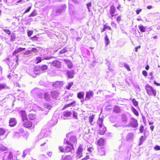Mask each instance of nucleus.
Wrapping results in <instances>:
<instances>
[{"label": "nucleus", "instance_id": "obj_34", "mask_svg": "<svg viewBox=\"0 0 160 160\" xmlns=\"http://www.w3.org/2000/svg\"><path fill=\"white\" fill-rule=\"evenodd\" d=\"M36 11L34 10L31 13L29 16V17H34L37 15Z\"/></svg>", "mask_w": 160, "mask_h": 160}, {"label": "nucleus", "instance_id": "obj_12", "mask_svg": "<svg viewBox=\"0 0 160 160\" xmlns=\"http://www.w3.org/2000/svg\"><path fill=\"white\" fill-rule=\"evenodd\" d=\"M64 61L65 62L67 63L69 68L70 69L72 68L73 67V64L71 61L68 59L65 60Z\"/></svg>", "mask_w": 160, "mask_h": 160}, {"label": "nucleus", "instance_id": "obj_30", "mask_svg": "<svg viewBox=\"0 0 160 160\" xmlns=\"http://www.w3.org/2000/svg\"><path fill=\"white\" fill-rule=\"evenodd\" d=\"M145 139V137H144L143 136H141L139 139L140 143L139 144V145L140 146L142 143L143 141Z\"/></svg>", "mask_w": 160, "mask_h": 160}, {"label": "nucleus", "instance_id": "obj_45", "mask_svg": "<svg viewBox=\"0 0 160 160\" xmlns=\"http://www.w3.org/2000/svg\"><path fill=\"white\" fill-rule=\"evenodd\" d=\"M52 120H53L54 121V122H53V123H52V124H53V125H55L57 122H58V120L55 117H53L52 118ZM51 124H52V123H51Z\"/></svg>", "mask_w": 160, "mask_h": 160}, {"label": "nucleus", "instance_id": "obj_16", "mask_svg": "<svg viewBox=\"0 0 160 160\" xmlns=\"http://www.w3.org/2000/svg\"><path fill=\"white\" fill-rule=\"evenodd\" d=\"M68 77L69 78H72L74 75V71L72 70L68 71L67 72Z\"/></svg>", "mask_w": 160, "mask_h": 160}, {"label": "nucleus", "instance_id": "obj_3", "mask_svg": "<svg viewBox=\"0 0 160 160\" xmlns=\"http://www.w3.org/2000/svg\"><path fill=\"white\" fill-rule=\"evenodd\" d=\"M70 142L67 141L65 139L64 140V143H66L67 144L71 146L72 149H73V146L72 144H76L77 143V140L76 137L74 136H71L70 138Z\"/></svg>", "mask_w": 160, "mask_h": 160}, {"label": "nucleus", "instance_id": "obj_62", "mask_svg": "<svg viewBox=\"0 0 160 160\" xmlns=\"http://www.w3.org/2000/svg\"><path fill=\"white\" fill-rule=\"evenodd\" d=\"M92 5V3L91 2H89L88 3L87 5V8H90Z\"/></svg>", "mask_w": 160, "mask_h": 160}, {"label": "nucleus", "instance_id": "obj_63", "mask_svg": "<svg viewBox=\"0 0 160 160\" xmlns=\"http://www.w3.org/2000/svg\"><path fill=\"white\" fill-rule=\"evenodd\" d=\"M111 25L113 26V27H116V24L114 23V22H111Z\"/></svg>", "mask_w": 160, "mask_h": 160}, {"label": "nucleus", "instance_id": "obj_40", "mask_svg": "<svg viewBox=\"0 0 160 160\" xmlns=\"http://www.w3.org/2000/svg\"><path fill=\"white\" fill-rule=\"evenodd\" d=\"M74 103H75L74 102H73L69 104H67L65 105L63 109V110L71 106L72 104H73Z\"/></svg>", "mask_w": 160, "mask_h": 160}, {"label": "nucleus", "instance_id": "obj_64", "mask_svg": "<svg viewBox=\"0 0 160 160\" xmlns=\"http://www.w3.org/2000/svg\"><path fill=\"white\" fill-rule=\"evenodd\" d=\"M142 9H140L139 10H137L136 12L137 14H138L140 12L142 11Z\"/></svg>", "mask_w": 160, "mask_h": 160}, {"label": "nucleus", "instance_id": "obj_24", "mask_svg": "<svg viewBox=\"0 0 160 160\" xmlns=\"http://www.w3.org/2000/svg\"><path fill=\"white\" fill-rule=\"evenodd\" d=\"M63 115L65 117H68L72 114V112L69 111H65L63 112Z\"/></svg>", "mask_w": 160, "mask_h": 160}, {"label": "nucleus", "instance_id": "obj_6", "mask_svg": "<svg viewBox=\"0 0 160 160\" xmlns=\"http://www.w3.org/2000/svg\"><path fill=\"white\" fill-rule=\"evenodd\" d=\"M83 151V147L82 145H80L78 148L77 152L76 157L79 158L82 156V152Z\"/></svg>", "mask_w": 160, "mask_h": 160}, {"label": "nucleus", "instance_id": "obj_28", "mask_svg": "<svg viewBox=\"0 0 160 160\" xmlns=\"http://www.w3.org/2000/svg\"><path fill=\"white\" fill-rule=\"evenodd\" d=\"M28 117L30 119L33 120L36 118V115L35 114L30 113L28 115Z\"/></svg>", "mask_w": 160, "mask_h": 160}, {"label": "nucleus", "instance_id": "obj_17", "mask_svg": "<svg viewBox=\"0 0 160 160\" xmlns=\"http://www.w3.org/2000/svg\"><path fill=\"white\" fill-rule=\"evenodd\" d=\"M25 49V48H19L16 49L13 53V55H15L17 53L24 50Z\"/></svg>", "mask_w": 160, "mask_h": 160}, {"label": "nucleus", "instance_id": "obj_36", "mask_svg": "<svg viewBox=\"0 0 160 160\" xmlns=\"http://www.w3.org/2000/svg\"><path fill=\"white\" fill-rule=\"evenodd\" d=\"M6 132L5 130L2 128H0V136L3 135Z\"/></svg>", "mask_w": 160, "mask_h": 160}, {"label": "nucleus", "instance_id": "obj_22", "mask_svg": "<svg viewBox=\"0 0 160 160\" xmlns=\"http://www.w3.org/2000/svg\"><path fill=\"white\" fill-rule=\"evenodd\" d=\"M138 28H139L140 31L142 32H145L146 29V27H144L142 25H139L138 26Z\"/></svg>", "mask_w": 160, "mask_h": 160}, {"label": "nucleus", "instance_id": "obj_1", "mask_svg": "<svg viewBox=\"0 0 160 160\" xmlns=\"http://www.w3.org/2000/svg\"><path fill=\"white\" fill-rule=\"evenodd\" d=\"M48 69V67L46 65H43L39 68L35 67L34 70V72L36 75H39L43 73Z\"/></svg>", "mask_w": 160, "mask_h": 160}, {"label": "nucleus", "instance_id": "obj_44", "mask_svg": "<svg viewBox=\"0 0 160 160\" xmlns=\"http://www.w3.org/2000/svg\"><path fill=\"white\" fill-rule=\"evenodd\" d=\"M3 30L4 31L6 32L7 34L10 35L11 34V31L9 29H3Z\"/></svg>", "mask_w": 160, "mask_h": 160}, {"label": "nucleus", "instance_id": "obj_39", "mask_svg": "<svg viewBox=\"0 0 160 160\" xmlns=\"http://www.w3.org/2000/svg\"><path fill=\"white\" fill-rule=\"evenodd\" d=\"M44 108H47L48 110H50L51 108V106L50 105H49L48 104L46 103L43 106Z\"/></svg>", "mask_w": 160, "mask_h": 160}, {"label": "nucleus", "instance_id": "obj_60", "mask_svg": "<svg viewBox=\"0 0 160 160\" xmlns=\"http://www.w3.org/2000/svg\"><path fill=\"white\" fill-rule=\"evenodd\" d=\"M59 149L60 151L62 152H64V149L63 148H62V147L61 146H59Z\"/></svg>", "mask_w": 160, "mask_h": 160}, {"label": "nucleus", "instance_id": "obj_14", "mask_svg": "<svg viewBox=\"0 0 160 160\" xmlns=\"http://www.w3.org/2000/svg\"><path fill=\"white\" fill-rule=\"evenodd\" d=\"M106 131V128L104 126H103L102 127L100 128V130L99 131V133L100 135H103Z\"/></svg>", "mask_w": 160, "mask_h": 160}, {"label": "nucleus", "instance_id": "obj_20", "mask_svg": "<svg viewBox=\"0 0 160 160\" xmlns=\"http://www.w3.org/2000/svg\"><path fill=\"white\" fill-rule=\"evenodd\" d=\"M8 150L7 148L5 147L2 144H1L0 145V151L1 152H4Z\"/></svg>", "mask_w": 160, "mask_h": 160}, {"label": "nucleus", "instance_id": "obj_7", "mask_svg": "<svg viewBox=\"0 0 160 160\" xmlns=\"http://www.w3.org/2000/svg\"><path fill=\"white\" fill-rule=\"evenodd\" d=\"M17 121L15 118H10L9 121V126L11 127L14 126L16 124Z\"/></svg>", "mask_w": 160, "mask_h": 160}, {"label": "nucleus", "instance_id": "obj_52", "mask_svg": "<svg viewBox=\"0 0 160 160\" xmlns=\"http://www.w3.org/2000/svg\"><path fill=\"white\" fill-rule=\"evenodd\" d=\"M154 149L155 150H160V146L158 145H157L154 147Z\"/></svg>", "mask_w": 160, "mask_h": 160}, {"label": "nucleus", "instance_id": "obj_31", "mask_svg": "<svg viewBox=\"0 0 160 160\" xmlns=\"http://www.w3.org/2000/svg\"><path fill=\"white\" fill-rule=\"evenodd\" d=\"M105 44L106 46H107L110 43L108 36L107 35H106L105 38Z\"/></svg>", "mask_w": 160, "mask_h": 160}, {"label": "nucleus", "instance_id": "obj_55", "mask_svg": "<svg viewBox=\"0 0 160 160\" xmlns=\"http://www.w3.org/2000/svg\"><path fill=\"white\" fill-rule=\"evenodd\" d=\"M104 29L106 30L107 29H108L109 30H110L111 29V27L109 26H108L106 25H104Z\"/></svg>", "mask_w": 160, "mask_h": 160}, {"label": "nucleus", "instance_id": "obj_15", "mask_svg": "<svg viewBox=\"0 0 160 160\" xmlns=\"http://www.w3.org/2000/svg\"><path fill=\"white\" fill-rule=\"evenodd\" d=\"M116 10V9L115 7L113 5H112L110 8L109 12L110 14H114Z\"/></svg>", "mask_w": 160, "mask_h": 160}, {"label": "nucleus", "instance_id": "obj_18", "mask_svg": "<svg viewBox=\"0 0 160 160\" xmlns=\"http://www.w3.org/2000/svg\"><path fill=\"white\" fill-rule=\"evenodd\" d=\"M97 142L100 146H103L104 145V140L103 139L100 138L98 140Z\"/></svg>", "mask_w": 160, "mask_h": 160}, {"label": "nucleus", "instance_id": "obj_59", "mask_svg": "<svg viewBox=\"0 0 160 160\" xmlns=\"http://www.w3.org/2000/svg\"><path fill=\"white\" fill-rule=\"evenodd\" d=\"M113 126L115 127H119L121 126V125L120 124H119L118 123H116V124H115L113 125Z\"/></svg>", "mask_w": 160, "mask_h": 160}, {"label": "nucleus", "instance_id": "obj_51", "mask_svg": "<svg viewBox=\"0 0 160 160\" xmlns=\"http://www.w3.org/2000/svg\"><path fill=\"white\" fill-rule=\"evenodd\" d=\"M124 66L127 69L128 71H130L131 70L128 64L125 63L124 64Z\"/></svg>", "mask_w": 160, "mask_h": 160}, {"label": "nucleus", "instance_id": "obj_32", "mask_svg": "<svg viewBox=\"0 0 160 160\" xmlns=\"http://www.w3.org/2000/svg\"><path fill=\"white\" fill-rule=\"evenodd\" d=\"M6 88H7V87L6 83H0V91Z\"/></svg>", "mask_w": 160, "mask_h": 160}, {"label": "nucleus", "instance_id": "obj_33", "mask_svg": "<svg viewBox=\"0 0 160 160\" xmlns=\"http://www.w3.org/2000/svg\"><path fill=\"white\" fill-rule=\"evenodd\" d=\"M39 91V89L38 88H35L34 89H32L31 91V92L32 94H37Z\"/></svg>", "mask_w": 160, "mask_h": 160}, {"label": "nucleus", "instance_id": "obj_58", "mask_svg": "<svg viewBox=\"0 0 160 160\" xmlns=\"http://www.w3.org/2000/svg\"><path fill=\"white\" fill-rule=\"evenodd\" d=\"M121 16H118L117 17V19H116L117 21L118 22H119L121 20Z\"/></svg>", "mask_w": 160, "mask_h": 160}, {"label": "nucleus", "instance_id": "obj_4", "mask_svg": "<svg viewBox=\"0 0 160 160\" xmlns=\"http://www.w3.org/2000/svg\"><path fill=\"white\" fill-rule=\"evenodd\" d=\"M51 66H53L55 68H60L61 67V63L60 61L57 60L53 61L51 62H50Z\"/></svg>", "mask_w": 160, "mask_h": 160}, {"label": "nucleus", "instance_id": "obj_43", "mask_svg": "<svg viewBox=\"0 0 160 160\" xmlns=\"http://www.w3.org/2000/svg\"><path fill=\"white\" fill-rule=\"evenodd\" d=\"M71 151V148L70 147L67 146L65 150V152H69Z\"/></svg>", "mask_w": 160, "mask_h": 160}, {"label": "nucleus", "instance_id": "obj_25", "mask_svg": "<svg viewBox=\"0 0 160 160\" xmlns=\"http://www.w3.org/2000/svg\"><path fill=\"white\" fill-rule=\"evenodd\" d=\"M94 118V116L93 115H92L91 116H90L89 117V122L91 125H93V119Z\"/></svg>", "mask_w": 160, "mask_h": 160}, {"label": "nucleus", "instance_id": "obj_11", "mask_svg": "<svg viewBox=\"0 0 160 160\" xmlns=\"http://www.w3.org/2000/svg\"><path fill=\"white\" fill-rule=\"evenodd\" d=\"M23 125L26 128H28L31 127L32 125V123L29 121L26 120L23 123Z\"/></svg>", "mask_w": 160, "mask_h": 160}, {"label": "nucleus", "instance_id": "obj_50", "mask_svg": "<svg viewBox=\"0 0 160 160\" xmlns=\"http://www.w3.org/2000/svg\"><path fill=\"white\" fill-rule=\"evenodd\" d=\"M144 130V126L143 125H142L139 129L140 132V133H142L143 132Z\"/></svg>", "mask_w": 160, "mask_h": 160}, {"label": "nucleus", "instance_id": "obj_27", "mask_svg": "<svg viewBox=\"0 0 160 160\" xmlns=\"http://www.w3.org/2000/svg\"><path fill=\"white\" fill-rule=\"evenodd\" d=\"M113 111L116 113H119L120 112V110L119 107L115 106L113 108Z\"/></svg>", "mask_w": 160, "mask_h": 160}, {"label": "nucleus", "instance_id": "obj_21", "mask_svg": "<svg viewBox=\"0 0 160 160\" xmlns=\"http://www.w3.org/2000/svg\"><path fill=\"white\" fill-rule=\"evenodd\" d=\"M84 95V92H81L78 93L77 97L79 99H82L83 98Z\"/></svg>", "mask_w": 160, "mask_h": 160}, {"label": "nucleus", "instance_id": "obj_13", "mask_svg": "<svg viewBox=\"0 0 160 160\" xmlns=\"http://www.w3.org/2000/svg\"><path fill=\"white\" fill-rule=\"evenodd\" d=\"M122 122L124 124H126L128 122V118L126 115L125 114L122 115Z\"/></svg>", "mask_w": 160, "mask_h": 160}, {"label": "nucleus", "instance_id": "obj_35", "mask_svg": "<svg viewBox=\"0 0 160 160\" xmlns=\"http://www.w3.org/2000/svg\"><path fill=\"white\" fill-rule=\"evenodd\" d=\"M73 83L72 82H70L68 83V85L66 86V88L68 90L70 89L71 87L73 85Z\"/></svg>", "mask_w": 160, "mask_h": 160}, {"label": "nucleus", "instance_id": "obj_47", "mask_svg": "<svg viewBox=\"0 0 160 160\" xmlns=\"http://www.w3.org/2000/svg\"><path fill=\"white\" fill-rule=\"evenodd\" d=\"M77 112L75 111H73V118H74L75 119H77Z\"/></svg>", "mask_w": 160, "mask_h": 160}, {"label": "nucleus", "instance_id": "obj_37", "mask_svg": "<svg viewBox=\"0 0 160 160\" xmlns=\"http://www.w3.org/2000/svg\"><path fill=\"white\" fill-rule=\"evenodd\" d=\"M50 97V96L48 93H45L44 94V98L46 100H48Z\"/></svg>", "mask_w": 160, "mask_h": 160}, {"label": "nucleus", "instance_id": "obj_9", "mask_svg": "<svg viewBox=\"0 0 160 160\" xmlns=\"http://www.w3.org/2000/svg\"><path fill=\"white\" fill-rule=\"evenodd\" d=\"M93 93L92 91H90L87 92L86 98L88 99V100H89L91 98L93 97Z\"/></svg>", "mask_w": 160, "mask_h": 160}, {"label": "nucleus", "instance_id": "obj_42", "mask_svg": "<svg viewBox=\"0 0 160 160\" xmlns=\"http://www.w3.org/2000/svg\"><path fill=\"white\" fill-rule=\"evenodd\" d=\"M132 102L133 104V105L135 106H138V102L135 99H133L132 100Z\"/></svg>", "mask_w": 160, "mask_h": 160}, {"label": "nucleus", "instance_id": "obj_5", "mask_svg": "<svg viewBox=\"0 0 160 160\" xmlns=\"http://www.w3.org/2000/svg\"><path fill=\"white\" fill-rule=\"evenodd\" d=\"M129 125L132 128H137L138 126L137 120L133 118H132L129 123Z\"/></svg>", "mask_w": 160, "mask_h": 160}, {"label": "nucleus", "instance_id": "obj_41", "mask_svg": "<svg viewBox=\"0 0 160 160\" xmlns=\"http://www.w3.org/2000/svg\"><path fill=\"white\" fill-rule=\"evenodd\" d=\"M42 58L41 57H38L36 58V60L37 61V63H38L41 62L42 60Z\"/></svg>", "mask_w": 160, "mask_h": 160}, {"label": "nucleus", "instance_id": "obj_38", "mask_svg": "<svg viewBox=\"0 0 160 160\" xmlns=\"http://www.w3.org/2000/svg\"><path fill=\"white\" fill-rule=\"evenodd\" d=\"M67 51V48H65L59 51V53L60 54H62L65 53Z\"/></svg>", "mask_w": 160, "mask_h": 160}, {"label": "nucleus", "instance_id": "obj_23", "mask_svg": "<svg viewBox=\"0 0 160 160\" xmlns=\"http://www.w3.org/2000/svg\"><path fill=\"white\" fill-rule=\"evenodd\" d=\"M133 137V134L131 133H129L127 136V140H130L132 139Z\"/></svg>", "mask_w": 160, "mask_h": 160}, {"label": "nucleus", "instance_id": "obj_53", "mask_svg": "<svg viewBox=\"0 0 160 160\" xmlns=\"http://www.w3.org/2000/svg\"><path fill=\"white\" fill-rule=\"evenodd\" d=\"M142 74L145 77H146L148 75V72L145 70H143L142 71Z\"/></svg>", "mask_w": 160, "mask_h": 160}, {"label": "nucleus", "instance_id": "obj_26", "mask_svg": "<svg viewBox=\"0 0 160 160\" xmlns=\"http://www.w3.org/2000/svg\"><path fill=\"white\" fill-rule=\"evenodd\" d=\"M99 154L101 156H103L105 155V152L104 148H101L99 150Z\"/></svg>", "mask_w": 160, "mask_h": 160}, {"label": "nucleus", "instance_id": "obj_29", "mask_svg": "<svg viewBox=\"0 0 160 160\" xmlns=\"http://www.w3.org/2000/svg\"><path fill=\"white\" fill-rule=\"evenodd\" d=\"M131 109L132 111L133 112L135 115L137 116H138L139 115V113L138 111L133 107H132Z\"/></svg>", "mask_w": 160, "mask_h": 160}, {"label": "nucleus", "instance_id": "obj_49", "mask_svg": "<svg viewBox=\"0 0 160 160\" xmlns=\"http://www.w3.org/2000/svg\"><path fill=\"white\" fill-rule=\"evenodd\" d=\"M62 12V10L60 9H58L56 11V15H58L60 14V13Z\"/></svg>", "mask_w": 160, "mask_h": 160}, {"label": "nucleus", "instance_id": "obj_61", "mask_svg": "<svg viewBox=\"0 0 160 160\" xmlns=\"http://www.w3.org/2000/svg\"><path fill=\"white\" fill-rule=\"evenodd\" d=\"M31 7H29L25 11V12H24V13H27L28 12H29L30 10L31 9Z\"/></svg>", "mask_w": 160, "mask_h": 160}, {"label": "nucleus", "instance_id": "obj_46", "mask_svg": "<svg viewBox=\"0 0 160 160\" xmlns=\"http://www.w3.org/2000/svg\"><path fill=\"white\" fill-rule=\"evenodd\" d=\"M13 137L15 138H18L20 137V134L18 132H15L14 135Z\"/></svg>", "mask_w": 160, "mask_h": 160}, {"label": "nucleus", "instance_id": "obj_8", "mask_svg": "<svg viewBox=\"0 0 160 160\" xmlns=\"http://www.w3.org/2000/svg\"><path fill=\"white\" fill-rule=\"evenodd\" d=\"M31 150V149L30 148L24 150L22 155V157L24 158L27 154H29Z\"/></svg>", "mask_w": 160, "mask_h": 160}, {"label": "nucleus", "instance_id": "obj_54", "mask_svg": "<svg viewBox=\"0 0 160 160\" xmlns=\"http://www.w3.org/2000/svg\"><path fill=\"white\" fill-rule=\"evenodd\" d=\"M32 31H29L28 32V35L29 37H30L32 34Z\"/></svg>", "mask_w": 160, "mask_h": 160}, {"label": "nucleus", "instance_id": "obj_19", "mask_svg": "<svg viewBox=\"0 0 160 160\" xmlns=\"http://www.w3.org/2000/svg\"><path fill=\"white\" fill-rule=\"evenodd\" d=\"M103 121V119L102 118H99L98 120V121L97 124H98L100 128H101L103 126L102 124Z\"/></svg>", "mask_w": 160, "mask_h": 160}, {"label": "nucleus", "instance_id": "obj_48", "mask_svg": "<svg viewBox=\"0 0 160 160\" xmlns=\"http://www.w3.org/2000/svg\"><path fill=\"white\" fill-rule=\"evenodd\" d=\"M71 158L69 155L67 156L63 159V160H71Z\"/></svg>", "mask_w": 160, "mask_h": 160}, {"label": "nucleus", "instance_id": "obj_57", "mask_svg": "<svg viewBox=\"0 0 160 160\" xmlns=\"http://www.w3.org/2000/svg\"><path fill=\"white\" fill-rule=\"evenodd\" d=\"M18 131L19 132L22 133H23L24 132V131L23 129L22 128H20L18 129Z\"/></svg>", "mask_w": 160, "mask_h": 160}, {"label": "nucleus", "instance_id": "obj_2", "mask_svg": "<svg viewBox=\"0 0 160 160\" xmlns=\"http://www.w3.org/2000/svg\"><path fill=\"white\" fill-rule=\"evenodd\" d=\"M145 89L148 94L149 95H153L154 96H156V91L151 86L149 85H146L145 86Z\"/></svg>", "mask_w": 160, "mask_h": 160}, {"label": "nucleus", "instance_id": "obj_10", "mask_svg": "<svg viewBox=\"0 0 160 160\" xmlns=\"http://www.w3.org/2000/svg\"><path fill=\"white\" fill-rule=\"evenodd\" d=\"M20 114L23 121L27 120V117L26 112L24 111H21Z\"/></svg>", "mask_w": 160, "mask_h": 160}, {"label": "nucleus", "instance_id": "obj_56", "mask_svg": "<svg viewBox=\"0 0 160 160\" xmlns=\"http://www.w3.org/2000/svg\"><path fill=\"white\" fill-rule=\"evenodd\" d=\"M93 150V148L92 147H89L88 148V151L90 152H92Z\"/></svg>", "mask_w": 160, "mask_h": 160}]
</instances>
